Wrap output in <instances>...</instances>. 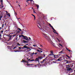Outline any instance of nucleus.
<instances>
[{
	"label": "nucleus",
	"instance_id": "2",
	"mask_svg": "<svg viewBox=\"0 0 75 75\" xmlns=\"http://www.w3.org/2000/svg\"><path fill=\"white\" fill-rule=\"evenodd\" d=\"M22 50H24V49H27V50H28V49H30V48L29 47H27V46H26V45H24L23 47H22Z\"/></svg>",
	"mask_w": 75,
	"mask_h": 75
},
{
	"label": "nucleus",
	"instance_id": "31",
	"mask_svg": "<svg viewBox=\"0 0 75 75\" xmlns=\"http://www.w3.org/2000/svg\"><path fill=\"white\" fill-rule=\"evenodd\" d=\"M22 30L23 31V32H24V31H25V32H26V31L25 30H24V29H23Z\"/></svg>",
	"mask_w": 75,
	"mask_h": 75
},
{
	"label": "nucleus",
	"instance_id": "51",
	"mask_svg": "<svg viewBox=\"0 0 75 75\" xmlns=\"http://www.w3.org/2000/svg\"><path fill=\"white\" fill-rule=\"evenodd\" d=\"M8 47H10V48H11V47H12V46H8Z\"/></svg>",
	"mask_w": 75,
	"mask_h": 75
},
{
	"label": "nucleus",
	"instance_id": "4",
	"mask_svg": "<svg viewBox=\"0 0 75 75\" xmlns=\"http://www.w3.org/2000/svg\"><path fill=\"white\" fill-rule=\"evenodd\" d=\"M35 61H37L38 62V64H40V61L39 60V59L38 57L36 58L35 59Z\"/></svg>",
	"mask_w": 75,
	"mask_h": 75
},
{
	"label": "nucleus",
	"instance_id": "33",
	"mask_svg": "<svg viewBox=\"0 0 75 75\" xmlns=\"http://www.w3.org/2000/svg\"><path fill=\"white\" fill-rule=\"evenodd\" d=\"M21 36L22 37H24H24H25V36L23 35H22Z\"/></svg>",
	"mask_w": 75,
	"mask_h": 75
},
{
	"label": "nucleus",
	"instance_id": "37",
	"mask_svg": "<svg viewBox=\"0 0 75 75\" xmlns=\"http://www.w3.org/2000/svg\"><path fill=\"white\" fill-rule=\"evenodd\" d=\"M44 62L43 61H40V63H41V64H42V63H43V62Z\"/></svg>",
	"mask_w": 75,
	"mask_h": 75
},
{
	"label": "nucleus",
	"instance_id": "16",
	"mask_svg": "<svg viewBox=\"0 0 75 75\" xmlns=\"http://www.w3.org/2000/svg\"><path fill=\"white\" fill-rule=\"evenodd\" d=\"M32 15L34 17V20H35V15L32 14Z\"/></svg>",
	"mask_w": 75,
	"mask_h": 75
},
{
	"label": "nucleus",
	"instance_id": "24",
	"mask_svg": "<svg viewBox=\"0 0 75 75\" xmlns=\"http://www.w3.org/2000/svg\"><path fill=\"white\" fill-rule=\"evenodd\" d=\"M66 49L67 50H68V51H69V52H71V50H68V49L67 48H66Z\"/></svg>",
	"mask_w": 75,
	"mask_h": 75
},
{
	"label": "nucleus",
	"instance_id": "40",
	"mask_svg": "<svg viewBox=\"0 0 75 75\" xmlns=\"http://www.w3.org/2000/svg\"><path fill=\"white\" fill-rule=\"evenodd\" d=\"M34 54H35V55H37V53L35 52V53H34Z\"/></svg>",
	"mask_w": 75,
	"mask_h": 75
},
{
	"label": "nucleus",
	"instance_id": "60",
	"mask_svg": "<svg viewBox=\"0 0 75 75\" xmlns=\"http://www.w3.org/2000/svg\"><path fill=\"white\" fill-rule=\"evenodd\" d=\"M0 29H3V28L1 27H0Z\"/></svg>",
	"mask_w": 75,
	"mask_h": 75
},
{
	"label": "nucleus",
	"instance_id": "59",
	"mask_svg": "<svg viewBox=\"0 0 75 75\" xmlns=\"http://www.w3.org/2000/svg\"><path fill=\"white\" fill-rule=\"evenodd\" d=\"M29 52V50H28L27 51H26V52Z\"/></svg>",
	"mask_w": 75,
	"mask_h": 75
},
{
	"label": "nucleus",
	"instance_id": "14",
	"mask_svg": "<svg viewBox=\"0 0 75 75\" xmlns=\"http://www.w3.org/2000/svg\"><path fill=\"white\" fill-rule=\"evenodd\" d=\"M36 7H37V9H38L39 8V5H37L35 6Z\"/></svg>",
	"mask_w": 75,
	"mask_h": 75
},
{
	"label": "nucleus",
	"instance_id": "17",
	"mask_svg": "<svg viewBox=\"0 0 75 75\" xmlns=\"http://www.w3.org/2000/svg\"><path fill=\"white\" fill-rule=\"evenodd\" d=\"M59 54H63V50L59 52Z\"/></svg>",
	"mask_w": 75,
	"mask_h": 75
},
{
	"label": "nucleus",
	"instance_id": "18",
	"mask_svg": "<svg viewBox=\"0 0 75 75\" xmlns=\"http://www.w3.org/2000/svg\"><path fill=\"white\" fill-rule=\"evenodd\" d=\"M47 61V58H45V59L43 60V62L46 61Z\"/></svg>",
	"mask_w": 75,
	"mask_h": 75
},
{
	"label": "nucleus",
	"instance_id": "54",
	"mask_svg": "<svg viewBox=\"0 0 75 75\" xmlns=\"http://www.w3.org/2000/svg\"><path fill=\"white\" fill-rule=\"evenodd\" d=\"M29 1H33V0H29Z\"/></svg>",
	"mask_w": 75,
	"mask_h": 75
},
{
	"label": "nucleus",
	"instance_id": "34",
	"mask_svg": "<svg viewBox=\"0 0 75 75\" xmlns=\"http://www.w3.org/2000/svg\"><path fill=\"white\" fill-rule=\"evenodd\" d=\"M17 45H18L19 46H20V45H21L20 44H19V43H18L17 44Z\"/></svg>",
	"mask_w": 75,
	"mask_h": 75
},
{
	"label": "nucleus",
	"instance_id": "1",
	"mask_svg": "<svg viewBox=\"0 0 75 75\" xmlns=\"http://www.w3.org/2000/svg\"><path fill=\"white\" fill-rule=\"evenodd\" d=\"M43 36L44 37H45V38L48 41H51V39L49 37H48L47 36V35L46 34H43Z\"/></svg>",
	"mask_w": 75,
	"mask_h": 75
},
{
	"label": "nucleus",
	"instance_id": "48",
	"mask_svg": "<svg viewBox=\"0 0 75 75\" xmlns=\"http://www.w3.org/2000/svg\"><path fill=\"white\" fill-rule=\"evenodd\" d=\"M21 51H24V52H25V50H21Z\"/></svg>",
	"mask_w": 75,
	"mask_h": 75
},
{
	"label": "nucleus",
	"instance_id": "63",
	"mask_svg": "<svg viewBox=\"0 0 75 75\" xmlns=\"http://www.w3.org/2000/svg\"><path fill=\"white\" fill-rule=\"evenodd\" d=\"M19 6L20 7V5L19 4H18Z\"/></svg>",
	"mask_w": 75,
	"mask_h": 75
},
{
	"label": "nucleus",
	"instance_id": "61",
	"mask_svg": "<svg viewBox=\"0 0 75 75\" xmlns=\"http://www.w3.org/2000/svg\"><path fill=\"white\" fill-rule=\"evenodd\" d=\"M20 18H18V20L19 19H20Z\"/></svg>",
	"mask_w": 75,
	"mask_h": 75
},
{
	"label": "nucleus",
	"instance_id": "53",
	"mask_svg": "<svg viewBox=\"0 0 75 75\" xmlns=\"http://www.w3.org/2000/svg\"><path fill=\"white\" fill-rule=\"evenodd\" d=\"M33 45V46H34V47H36V45Z\"/></svg>",
	"mask_w": 75,
	"mask_h": 75
},
{
	"label": "nucleus",
	"instance_id": "47",
	"mask_svg": "<svg viewBox=\"0 0 75 75\" xmlns=\"http://www.w3.org/2000/svg\"><path fill=\"white\" fill-rule=\"evenodd\" d=\"M1 33H3V30H2L1 31Z\"/></svg>",
	"mask_w": 75,
	"mask_h": 75
},
{
	"label": "nucleus",
	"instance_id": "26",
	"mask_svg": "<svg viewBox=\"0 0 75 75\" xmlns=\"http://www.w3.org/2000/svg\"><path fill=\"white\" fill-rule=\"evenodd\" d=\"M53 32H54V33H55V34H58V33H57V32H55V31H53Z\"/></svg>",
	"mask_w": 75,
	"mask_h": 75
},
{
	"label": "nucleus",
	"instance_id": "13",
	"mask_svg": "<svg viewBox=\"0 0 75 75\" xmlns=\"http://www.w3.org/2000/svg\"><path fill=\"white\" fill-rule=\"evenodd\" d=\"M13 36V35H11L9 36V40H11V37Z\"/></svg>",
	"mask_w": 75,
	"mask_h": 75
},
{
	"label": "nucleus",
	"instance_id": "9",
	"mask_svg": "<svg viewBox=\"0 0 75 75\" xmlns=\"http://www.w3.org/2000/svg\"><path fill=\"white\" fill-rule=\"evenodd\" d=\"M23 43H28V41H26L25 40H23Z\"/></svg>",
	"mask_w": 75,
	"mask_h": 75
},
{
	"label": "nucleus",
	"instance_id": "10",
	"mask_svg": "<svg viewBox=\"0 0 75 75\" xmlns=\"http://www.w3.org/2000/svg\"><path fill=\"white\" fill-rule=\"evenodd\" d=\"M27 62V61H25V59L23 60V59H22V62Z\"/></svg>",
	"mask_w": 75,
	"mask_h": 75
},
{
	"label": "nucleus",
	"instance_id": "12",
	"mask_svg": "<svg viewBox=\"0 0 75 75\" xmlns=\"http://www.w3.org/2000/svg\"><path fill=\"white\" fill-rule=\"evenodd\" d=\"M61 59H61V57H60L59 58V59H57V61H60V60H61Z\"/></svg>",
	"mask_w": 75,
	"mask_h": 75
},
{
	"label": "nucleus",
	"instance_id": "3",
	"mask_svg": "<svg viewBox=\"0 0 75 75\" xmlns=\"http://www.w3.org/2000/svg\"><path fill=\"white\" fill-rule=\"evenodd\" d=\"M49 25L50 26V27H51V28H52V29L53 30H54V31H55V32H57V31H56L55 30V29H54V28H53V27L52 25H51V24L49 23Z\"/></svg>",
	"mask_w": 75,
	"mask_h": 75
},
{
	"label": "nucleus",
	"instance_id": "64",
	"mask_svg": "<svg viewBox=\"0 0 75 75\" xmlns=\"http://www.w3.org/2000/svg\"><path fill=\"white\" fill-rule=\"evenodd\" d=\"M29 39H30V40H31V38H29Z\"/></svg>",
	"mask_w": 75,
	"mask_h": 75
},
{
	"label": "nucleus",
	"instance_id": "19",
	"mask_svg": "<svg viewBox=\"0 0 75 75\" xmlns=\"http://www.w3.org/2000/svg\"><path fill=\"white\" fill-rule=\"evenodd\" d=\"M65 61H67V62H67V63H68V64H69V61H68L67 60H65Z\"/></svg>",
	"mask_w": 75,
	"mask_h": 75
},
{
	"label": "nucleus",
	"instance_id": "7",
	"mask_svg": "<svg viewBox=\"0 0 75 75\" xmlns=\"http://www.w3.org/2000/svg\"><path fill=\"white\" fill-rule=\"evenodd\" d=\"M66 68L67 69V68H70V66H69V65H66Z\"/></svg>",
	"mask_w": 75,
	"mask_h": 75
},
{
	"label": "nucleus",
	"instance_id": "23",
	"mask_svg": "<svg viewBox=\"0 0 75 75\" xmlns=\"http://www.w3.org/2000/svg\"><path fill=\"white\" fill-rule=\"evenodd\" d=\"M26 65H27L28 66H29V65H32L33 64H27Z\"/></svg>",
	"mask_w": 75,
	"mask_h": 75
},
{
	"label": "nucleus",
	"instance_id": "45",
	"mask_svg": "<svg viewBox=\"0 0 75 75\" xmlns=\"http://www.w3.org/2000/svg\"><path fill=\"white\" fill-rule=\"evenodd\" d=\"M59 45H60L61 46V47H62V45L60 44H59Z\"/></svg>",
	"mask_w": 75,
	"mask_h": 75
},
{
	"label": "nucleus",
	"instance_id": "15",
	"mask_svg": "<svg viewBox=\"0 0 75 75\" xmlns=\"http://www.w3.org/2000/svg\"><path fill=\"white\" fill-rule=\"evenodd\" d=\"M34 54V52H33V53H31L30 54V55L31 56V57H33V55Z\"/></svg>",
	"mask_w": 75,
	"mask_h": 75
},
{
	"label": "nucleus",
	"instance_id": "36",
	"mask_svg": "<svg viewBox=\"0 0 75 75\" xmlns=\"http://www.w3.org/2000/svg\"><path fill=\"white\" fill-rule=\"evenodd\" d=\"M4 26V24H3L2 25V28H3Z\"/></svg>",
	"mask_w": 75,
	"mask_h": 75
},
{
	"label": "nucleus",
	"instance_id": "32",
	"mask_svg": "<svg viewBox=\"0 0 75 75\" xmlns=\"http://www.w3.org/2000/svg\"><path fill=\"white\" fill-rule=\"evenodd\" d=\"M66 56L67 57H68V58H70V57H69V56H68V55H66Z\"/></svg>",
	"mask_w": 75,
	"mask_h": 75
},
{
	"label": "nucleus",
	"instance_id": "42",
	"mask_svg": "<svg viewBox=\"0 0 75 75\" xmlns=\"http://www.w3.org/2000/svg\"><path fill=\"white\" fill-rule=\"evenodd\" d=\"M55 56L56 57H58V55H56Z\"/></svg>",
	"mask_w": 75,
	"mask_h": 75
},
{
	"label": "nucleus",
	"instance_id": "46",
	"mask_svg": "<svg viewBox=\"0 0 75 75\" xmlns=\"http://www.w3.org/2000/svg\"><path fill=\"white\" fill-rule=\"evenodd\" d=\"M15 15H16H16H17V13H16L15 12Z\"/></svg>",
	"mask_w": 75,
	"mask_h": 75
},
{
	"label": "nucleus",
	"instance_id": "8",
	"mask_svg": "<svg viewBox=\"0 0 75 75\" xmlns=\"http://www.w3.org/2000/svg\"><path fill=\"white\" fill-rule=\"evenodd\" d=\"M38 58L39 59H42V57L39 56L38 57Z\"/></svg>",
	"mask_w": 75,
	"mask_h": 75
},
{
	"label": "nucleus",
	"instance_id": "44",
	"mask_svg": "<svg viewBox=\"0 0 75 75\" xmlns=\"http://www.w3.org/2000/svg\"><path fill=\"white\" fill-rule=\"evenodd\" d=\"M40 52H42V50H40Z\"/></svg>",
	"mask_w": 75,
	"mask_h": 75
},
{
	"label": "nucleus",
	"instance_id": "55",
	"mask_svg": "<svg viewBox=\"0 0 75 75\" xmlns=\"http://www.w3.org/2000/svg\"><path fill=\"white\" fill-rule=\"evenodd\" d=\"M1 37V35L0 34V37Z\"/></svg>",
	"mask_w": 75,
	"mask_h": 75
},
{
	"label": "nucleus",
	"instance_id": "30",
	"mask_svg": "<svg viewBox=\"0 0 75 75\" xmlns=\"http://www.w3.org/2000/svg\"><path fill=\"white\" fill-rule=\"evenodd\" d=\"M2 4H3V0H0Z\"/></svg>",
	"mask_w": 75,
	"mask_h": 75
},
{
	"label": "nucleus",
	"instance_id": "22",
	"mask_svg": "<svg viewBox=\"0 0 75 75\" xmlns=\"http://www.w3.org/2000/svg\"><path fill=\"white\" fill-rule=\"evenodd\" d=\"M30 1V0H27L26 1V2H27V3H28V4H30V3H28V1Z\"/></svg>",
	"mask_w": 75,
	"mask_h": 75
},
{
	"label": "nucleus",
	"instance_id": "49",
	"mask_svg": "<svg viewBox=\"0 0 75 75\" xmlns=\"http://www.w3.org/2000/svg\"><path fill=\"white\" fill-rule=\"evenodd\" d=\"M19 38H20V37H21V35H20L19 36Z\"/></svg>",
	"mask_w": 75,
	"mask_h": 75
},
{
	"label": "nucleus",
	"instance_id": "38",
	"mask_svg": "<svg viewBox=\"0 0 75 75\" xmlns=\"http://www.w3.org/2000/svg\"><path fill=\"white\" fill-rule=\"evenodd\" d=\"M55 55H54V58H56V57H55Z\"/></svg>",
	"mask_w": 75,
	"mask_h": 75
},
{
	"label": "nucleus",
	"instance_id": "29",
	"mask_svg": "<svg viewBox=\"0 0 75 75\" xmlns=\"http://www.w3.org/2000/svg\"><path fill=\"white\" fill-rule=\"evenodd\" d=\"M37 51H38V52H39L40 53V50L38 49L37 50Z\"/></svg>",
	"mask_w": 75,
	"mask_h": 75
},
{
	"label": "nucleus",
	"instance_id": "43",
	"mask_svg": "<svg viewBox=\"0 0 75 75\" xmlns=\"http://www.w3.org/2000/svg\"><path fill=\"white\" fill-rule=\"evenodd\" d=\"M19 50H21V47H19Z\"/></svg>",
	"mask_w": 75,
	"mask_h": 75
},
{
	"label": "nucleus",
	"instance_id": "50",
	"mask_svg": "<svg viewBox=\"0 0 75 75\" xmlns=\"http://www.w3.org/2000/svg\"><path fill=\"white\" fill-rule=\"evenodd\" d=\"M16 48V47H15L14 48H13V50H14V49H15Z\"/></svg>",
	"mask_w": 75,
	"mask_h": 75
},
{
	"label": "nucleus",
	"instance_id": "6",
	"mask_svg": "<svg viewBox=\"0 0 75 75\" xmlns=\"http://www.w3.org/2000/svg\"><path fill=\"white\" fill-rule=\"evenodd\" d=\"M71 70H72V69H71V68H67V71H70Z\"/></svg>",
	"mask_w": 75,
	"mask_h": 75
},
{
	"label": "nucleus",
	"instance_id": "62",
	"mask_svg": "<svg viewBox=\"0 0 75 75\" xmlns=\"http://www.w3.org/2000/svg\"><path fill=\"white\" fill-rule=\"evenodd\" d=\"M31 8L34 10V9L33 8V7H32Z\"/></svg>",
	"mask_w": 75,
	"mask_h": 75
},
{
	"label": "nucleus",
	"instance_id": "57",
	"mask_svg": "<svg viewBox=\"0 0 75 75\" xmlns=\"http://www.w3.org/2000/svg\"><path fill=\"white\" fill-rule=\"evenodd\" d=\"M26 63H27V64H28V62H27L26 61Z\"/></svg>",
	"mask_w": 75,
	"mask_h": 75
},
{
	"label": "nucleus",
	"instance_id": "20",
	"mask_svg": "<svg viewBox=\"0 0 75 75\" xmlns=\"http://www.w3.org/2000/svg\"><path fill=\"white\" fill-rule=\"evenodd\" d=\"M21 51H19V50H16V51H14V52H21Z\"/></svg>",
	"mask_w": 75,
	"mask_h": 75
},
{
	"label": "nucleus",
	"instance_id": "52",
	"mask_svg": "<svg viewBox=\"0 0 75 75\" xmlns=\"http://www.w3.org/2000/svg\"><path fill=\"white\" fill-rule=\"evenodd\" d=\"M12 36H13V37H15V36H16V35H13Z\"/></svg>",
	"mask_w": 75,
	"mask_h": 75
},
{
	"label": "nucleus",
	"instance_id": "58",
	"mask_svg": "<svg viewBox=\"0 0 75 75\" xmlns=\"http://www.w3.org/2000/svg\"><path fill=\"white\" fill-rule=\"evenodd\" d=\"M40 47H42L43 46H42V45H40Z\"/></svg>",
	"mask_w": 75,
	"mask_h": 75
},
{
	"label": "nucleus",
	"instance_id": "5",
	"mask_svg": "<svg viewBox=\"0 0 75 75\" xmlns=\"http://www.w3.org/2000/svg\"><path fill=\"white\" fill-rule=\"evenodd\" d=\"M24 39L25 40H26V41H29V39L26 36H25L24 38Z\"/></svg>",
	"mask_w": 75,
	"mask_h": 75
},
{
	"label": "nucleus",
	"instance_id": "25",
	"mask_svg": "<svg viewBox=\"0 0 75 75\" xmlns=\"http://www.w3.org/2000/svg\"><path fill=\"white\" fill-rule=\"evenodd\" d=\"M31 62H32V61H35V60H34V59H32L30 60Z\"/></svg>",
	"mask_w": 75,
	"mask_h": 75
},
{
	"label": "nucleus",
	"instance_id": "11",
	"mask_svg": "<svg viewBox=\"0 0 75 75\" xmlns=\"http://www.w3.org/2000/svg\"><path fill=\"white\" fill-rule=\"evenodd\" d=\"M54 54L53 53H51L48 56H54Z\"/></svg>",
	"mask_w": 75,
	"mask_h": 75
},
{
	"label": "nucleus",
	"instance_id": "39",
	"mask_svg": "<svg viewBox=\"0 0 75 75\" xmlns=\"http://www.w3.org/2000/svg\"><path fill=\"white\" fill-rule=\"evenodd\" d=\"M38 48H39V49H40V50H42V49L40 48V47H38Z\"/></svg>",
	"mask_w": 75,
	"mask_h": 75
},
{
	"label": "nucleus",
	"instance_id": "28",
	"mask_svg": "<svg viewBox=\"0 0 75 75\" xmlns=\"http://www.w3.org/2000/svg\"><path fill=\"white\" fill-rule=\"evenodd\" d=\"M50 52H51V54H53V51H52V50H51L50 51Z\"/></svg>",
	"mask_w": 75,
	"mask_h": 75
},
{
	"label": "nucleus",
	"instance_id": "27",
	"mask_svg": "<svg viewBox=\"0 0 75 75\" xmlns=\"http://www.w3.org/2000/svg\"><path fill=\"white\" fill-rule=\"evenodd\" d=\"M3 17V15H0V18H2Z\"/></svg>",
	"mask_w": 75,
	"mask_h": 75
},
{
	"label": "nucleus",
	"instance_id": "56",
	"mask_svg": "<svg viewBox=\"0 0 75 75\" xmlns=\"http://www.w3.org/2000/svg\"><path fill=\"white\" fill-rule=\"evenodd\" d=\"M33 12H34V13H36V12H35V11H33Z\"/></svg>",
	"mask_w": 75,
	"mask_h": 75
},
{
	"label": "nucleus",
	"instance_id": "41",
	"mask_svg": "<svg viewBox=\"0 0 75 75\" xmlns=\"http://www.w3.org/2000/svg\"><path fill=\"white\" fill-rule=\"evenodd\" d=\"M28 61H31V60L30 59H29L28 60Z\"/></svg>",
	"mask_w": 75,
	"mask_h": 75
},
{
	"label": "nucleus",
	"instance_id": "35",
	"mask_svg": "<svg viewBox=\"0 0 75 75\" xmlns=\"http://www.w3.org/2000/svg\"><path fill=\"white\" fill-rule=\"evenodd\" d=\"M18 30H20L21 31V29L20 28H18Z\"/></svg>",
	"mask_w": 75,
	"mask_h": 75
},
{
	"label": "nucleus",
	"instance_id": "21",
	"mask_svg": "<svg viewBox=\"0 0 75 75\" xmlns=\"http://www.w3.org/2000/svg\"><path fill=\"white\" fill-rule=\"evenodd\" d=\"M7 16L9 17H10V13H8L7 14Z\"/></svg>",
	"mask_w": 75,
	"mask_h": 75
}]
</instances>
